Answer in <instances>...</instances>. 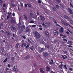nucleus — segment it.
I'll list each match as a JSON object with an SVG mask.
<instances>
[{"instance_id": "nucleus-1", "label": "nucleus", "mask_w": 73, "mask_h": 73, "mask_svg": "<svg viewBox=\"0 0 73 73\" xmlns=\"http://www.w3.org/2000/svg\"><path fill=\"white\" fill-rule=\"evenodd\" d=\"M35 37L36 38H40L41 37V35L38 32L36 31L35 33Z\"/></svg>"}, {"instance_id": "nucleus-2", "label": "nucleus", "mask_w": 73, "mask_h": 73, "mask_svg": "<svg viewBox=\"0 0 73 73\" xmlns=\"http://www.w3.org/2000/svg\"><path fill=\"white\" fill-rule=\"evenodd\" d=\"M61 23L64 24V25H66V26H68V25L70 26L69 24L65 22H64L62 20L61 21Z\"/></svg>"}, {"instance_id": "nucleus-3", "label": "nucleus", "mask_w": 73, "mask_h": 73, "mask_svg": "<svg viewBox=\"0 0 73 73\" xmlns=\"http://www.w3.org/2000/svg\"><path fill=\"white\" fill-rule=\"evenodd\" d=\"M44 48H39L38 52L39 53H41V52L44 51Z\"/></svg>"}, {"instance_id": "nucleus-4", "label": "nucleus", "mask_w": 73, "mask_h": 73, "mask_svg": "<svg viewBox=\"0 0 73 73\" xmlns=\"http://www.w3.org/2000/svg\"><path fill=\"white\" fill-rule=\"evenodd\" d=\"M59 32L60 33H62L64 32V28L61 27L60 29L59 30Z\"/></svg>"}, {"instance_id": "nucleus-5", "label": "nucleus", "mask_w": 73, "mask_h": 73, "mask_svg": "<svg viewBox=\"0 0 73 73\" xmlns=\"http://www.w3.org/2000/svg\"><path fill=\"white\" fill-rule=\"evenodd\" d=\"M54 34L55 36H57L58 35V32L56 30H54Z\"/></svg>"}, {"instance_id": "nucleus-6", "label": "nucleus", "mask_w": 73, "mask_h": 73, "mask_svg": "<svg viewBox=\"0 0 73 73\" xmlns=\"http://www.w3.org/2000/svg\"><path fill=\"white\" fill-rule=\"evenodd\" d=\"M40 17L42 21H44L45 20V18H44V17L42 16H40Z\"/></svg>"}, {"instance_id": "nucleus-7", "label": "nucleus", "mask_w": 73, "mask_h": 73, "mask_svg": "<svg viewBox=\"0 0 73 73\" xmlns=\"http://www.w3.org/2000/svg\"><path fill=\"white\" fill-rule=\"evenodd\" d=\"M50 19H51V20H52L53 21H54V22L55 23V24H57V23L56 22V20L55 19H54L53 18H52V17H50Z\"/></svg>"}, {"instance_id": "nucleus-8", "label": "nucleus", "mask_w": 73, "mask_h": 73, "mask_svg": "<svg viewBox=\"0 0 73 73\" xmlns=\"http://www.w3.org/2000/svg\"><path fill=\"white\" fill-rule=\"evenodd\" d=\"M25 26L24 25H23L21 27V32H22L23 31V29H25Z\"/></svg>"}, {"instance_id": "nucleus-9", "label": "nucleus", "mask_w": 73, "mask_h": 73, "mask_svg": "<svg viewBox=\"0 0 73 73\" xmlns=\"http://www.w3.org/2000/svg\"><path fill=\"white\" fill-rule=\"evenodd\" d=\"M40 72H41V73H44V70H43V68H40Z\"/></svg>"}, {"instance_id": "nucleus-10", "label": "nucleus", "mask_w": 73, "mask_h": 73, "mask_svg": "<svg viewBox=\"0 0 73 73\" xmlns=\"http://www.w3.org/2000/svg\"><path fill=\"white\" fill-rule=\"evenodd\" d=\"M19 23L18 24V25H21V23H20V22L21 21V19L20 18H19Z\"/></svg>"}, {"instance_id": "nucleus-11", "label": "nucleus", "mask_w": 73, "mask_h": 73, "mask_svg": "<svg viewBox=\"0 0 73 73\" xmlns=\"http://www.w3.org/2000/svg\"><path fill=\"white\" fill-rule=\"evenodd\" d=\"M46 71H48V72L49 71V70H50V68L48 66L46 67Z\"/></svg>"}, {"instance_id": "nucleus-12", "label": "nucleus", "mask_w": 73, "mask_h": 73, "mask_svg": "<svg viewBox=\"0 0 73 73\" xmlns=\"http://www.w3.org/2000/svg\"><path fill=\"white\" fill-rule=\"evenodd\" d=\"M44 25H45L46 27H48V26L49 25V23H46Z\"/></svg>"}, {"instance_id": "nucleus-13", "label": "nucleus", "mask_w": 73, "mask_h": 73, "mask_svg": "<svg viewBox=\"0 0 73 73\" xmlns=\"http://www.w3.org/2000/svg\"><path fill=\"white\" fill-rule=\"evenodd\" d=\"M44 56H45V57L47 56H48V53L46 52H44L43 53Z\"/></svg>"}, {"instance_id": "nucleus-14", "label": "nucleus", "mask_w": 73, "mask_h": 73, "mask_svg": "<svg viewBox=\"0 0 73 73\" xmlns=\"http://www.w3.org/2000/svg\"><path fill=\"white\" fill-rule=\"evenodd\" d=\"M64 18L66 19H67V20L69 19V17H68L67 16L64 15Z\"/></svg>"}, {"instance_id": "nucleus-15", "label": "nucleus", "mask_w": 73, "mask_h": 73, "mask_svg": "<svg viewBox=\"0 0 73 73\" xmlns=\"http://www.w3.org/2000/svg\"><path fill=\"white\" fill-rule=\"evenodd\" d=\"M45 35H46V36H49V33H48V32L47 31H45Z\"/></svg>"}, {"instance_id": "nucleus-16", "label": "nucleus", "mask_w": 73, "mask_h": 73, "mask_svg": "<svg viewBox=\"0 0 73 73\" xmlns=\"http://www.w3.org/2000/svg\"><path fill=\"white\" fill-rule=\"evenodd\" d=\"M11 30H12V31H14V30H15L16 29H15V27H11Z\"/></svg>"}, {"instance_id": "nucleus-17", "label": "nucleus", "mask_w": 73, "mask_h": 73, "mask_svg": "<svg viewBox=\"0 0 73 73\" xmlns=\"http://www.w3.org/2000/svg\"><path fill=\"white\" fill-rule=\"evenodd\" d=\"M24 45L25 46H27V44L25 43H23L22 45L21 46L23 47Z\"/></svg>"}, {"instance_id": "nucleus-18", "label": "nucleus", "mask_w": 73, "mask_h": 73, "mask_svg": "<svg viewBox=\"0 0 73 73\" xmlns=\"http://www.w3.org/2000/svg\"><path fill=\"white\" fill-rule=\"evenodd\" d=\"M29 56V55H27L25 57V59H29V58H30Z\"/></svg>"}, {"instance_id": "nucleus-19", "label": "nucleus", "mask_w": 73, "mask_h": 73, "mask_svg": "<svg viewBox=\"0 0 73 73\" xmlns=\"http://www.w3.org/2000/svg\"><path fill=\"white\" fill-rule=\"evenodd\" d=\"M52 9H53V10L54 11H56V9L55 7H53L52 8Z\"/></svg>"}, {"instance_id": "nucleus-20", "label": "nucleus", "mask_w": 73, "mask_h": 73, "mask_svg": "<svg viewBox=\"0 0 73 73\" xmlns=\"http://www.w3.org/2000/svg\"><path fill=\"white\" fill-rule=\"evenodd\" d=\"M68 43L69 45H72V41H68Z\"/></svg>"}, {"instance_id": "nucleus-21", "label": "nucleus", "mask_w": 73, "mask_h": 73, "mask_svg": "<svg viewBox=\"0 0 73 73\" xmlns=\"http://www.w3.org/2000/svg\"><path fill=\"white\" fill-rule=\"evenodd\" d=\"M67 31H68V32H70V33H73V32L69 30V29H67Z\"/></svg>"}, {"instance_id": "nucleus-22", "label": "nucleus", "mask_w": 73, "mask_h": 73, "mask_svg": "<svg viewBox=\"0 0 73 73\" xmlns=\"http://www.w3.org/2000/svg\"><path fill=\"white\" fill-rule=\"evenodd\" d=\"M19 45V44L17 43L16 45V48H18Z\"/></svg>"}, {"instance_id": "nucleus-23", "label": "nucleus", "mask_w": 73, "mask_h": 73, "mask_svg": "<svg viewBox=\"0 0 73 73\" xmlns=\"http://www.w3.org/2000/svg\"><path fill=\"white\" fill-rule=\"evenodd\" d=\"M7 60H8V58H6L5 60L3 61V62H6L7 61Z\"/></svg>"}, {"instance_id": "nucleus-24", "label": "nucleus", "mask_w": 73, "mask_h": 73, "mask_svg": "<svg viewBox=\"0 0 73 73\" xmlns=\"http://www.w3.org/2000/svg\"><path fill=\"white\" fill-rule=\"evenodd\" d=\"M27 32H29V28H28L27 27L26 28V29Z\"/></svg>"}, {"instance_id": "nucleus-25", "label": "nucleus", "mask_w": 73, "mask_h": 73, "mask_svg": "<svg viewBox=\"0 0 73 73\" xmlns=\"http://www.w3.org/2000/svg\"><path fill=\"white\" fill-rule=\"evenodd\" d=\"M70 24H73V21L72 20H70Z\"/></svg>"}, {"instance_id": "nucleus-26", "label": "nucleus", "mask_w": 73, "mask_h": 73, "mask_svg": "<svg viewBox=\"0 0 73 73\" xmlns=\"http://www.w3.org/2000/svg\"><path fill=\"white\" fill-rule=\"evenodd\" d=\"M24 18L25 19H26V20H28V18H27V17H26V16L25 15H24Z\"/></svg>"}, {"instance_id": "nucleus-27", "label": "nucleus", "mask_w": 73, "mask_h": 73, "mask_svg": "<svg viewBox=\"0 0 73 73\" xmlns=\"http://www.w3.org/2000/svg\"><path fill=\"white\" fill-rule=\"evenodd\" d=\"M11 23H12V24H13V23H15V21L13 20H12L11 21Z\"/></svg>"}, {"instance_id": "nucleus-28", "label": "nucleus", "mask_w": 73, "mask_h": 73, "mask_svg": "<svg viewBox=\"0 0 73 73\" xmlns=\"http://www.w3.org/2000/svg\"><path fill=\"white\" fill-rule=\"evenodd\" d=\"M13 69V70L15 72H17V69L16 68H14Z\"/></svg>"}, {"instance_id": "nucleus-29", "label": "nucleus", "mask_w": 73, "mask_h": 73, "mask_svg": "<svg viewBox=\"0 0 73 73\" xmlns=\"http://www.w3.org/2000/svg\"><path fill=\"white\" fill-rule=\"evenodd\" d=\"M54 63L53 62H50L49 63V64L50 65H52V64H53Z\"/></svg>"}, {"instance_id": "nucleus-30", "label": "nucleus", "mask_w": 73, "mask_h": 73, "mask_svg": "<svg viewBox=\"0 0 73 73\" xmlns=\"http://www.w3.org/2000/svg\"><path fill=\"white\" fill-rule=\"evenodd\" d=\"M64 66V65L62 64L60 66V68H62V66Z\"/></svg>"}, {"instance_id": "nucleus-31", "label": "nucleus", "mask_w": 73, "mask_h": 73, "mask_svg": "<svg viewBox=\"0 0 73 73\" xmlns=\"http://www.w3.org/2000/svg\"><path fill=\"white\" fill-rule=\"evenodd\" d=\"M27 5H28V7H31V5L29 4H28Z\"/></svg>"}, {"instance_id": "nucleus-32", "label": "nucleus", "mask_w": 73, "mask_h": 73, "mask_svg": "<svg viewBox=\"0 0 73 73\" xmlns=\"http://www.w3.org/2000/svg\"><path fill=\"white\" fill-rule=\"evenodd\" d=\"M35 23V21H30V23Z\"/></svg>"}, {"instance_id": "nucleus-33", "label": "nucleus", "mask_w": 73, "mask_h": 73, "mask_svg": "<svg viewBox=\"0 0 73 73\" xmlns=\"http://www.w3.org/2000/svg\"><path fill=\"white\" fill-rule=\"evenodd\" d=\"M63 66H64L65 68L66 69H67V68H66V65H63Z\"/></svg>"}, {"instance_id": "nucleus-34", "label": "nucleus", "mask_w": 73, "mask_h": 73, "mask_svg": "<svg viewBox=\"0 0 73 73\" xmlns=\"http://www.w3.org/2000/svg\"><path fill=\"white\" fill-rule=\"evenodd\" d=\"M22 37H23V38H25V39L26 38V37L24 36H22Z\"/></svg>"}, {"instance_id": "nucleus-35", "label": "nucleus", "mask_w": 73, "mask_h": 73, "mask_svg": "<svg viewBox=\"0 0 73 73\" xmlns=\"http://www.w3.org/2000/svg\"><path fill=\"white\" fill-rule=\"evenodd\" d=\"M63 41H66V42H67L68 41V40H67L65 39H63Z\"/></svg>"}, {"instance_id": "nucleus-36", "label": "nucleus", "mask_w": 73, "mask_h": 73, "mask_svg": "<svg viewBox=\"0 0 73 73\" xmlns=\"http://www.w3.org/2000/svg\"><path fill=\"white\" fill-rule=\"evenodd\" d=\"M69 12H70V14H72L73 13V12H72V10H70L69 11Z\"/></svg>"}, {"instance_id": "nucleus-37", "label": "nucleus", "mask_w": 73, "mask_h": 73, "mask_svg": "<svg viewBox=\"0 0 73 73\" xmlns=\"http://www.w3.org/2000/svg\"><path fill=\"white\" fill-rule=\"evenodd\" d=\"M62 57L63 58V59H65V56L63 55L62 56Z\"/></svg>"}, {"instance_id": "nucleus-38", "label": "nucleus", "mask_w": 73, "mask_h": 73, "mask_svg": "<svg viewBox=\"0 0 73 73\" xmlns=\"http://www.w3.org/2000/svg\"><path fill=\"white\" fill-rule=\"evenodd\" d=\"M36 27V25H32V27Z\"/></svg>"}, {"instance_id": "nucleus-39", "label": "nucleus", "mask_w": 73, "mask_h": 73, "mask_svg": "<svg viewBox=\"0 0 73 73\" xmlns=\"http://www.w3.org/2000/svg\"><path fill=\"white\" fill-rule=\"evenodd\" d=\"M38 3H41V1H40V0H38Z\"/></svg>"}, {"instance_id": "nucleus-40", "label": "nucleus", "mask_w": 73, "mask_h": 73, "mask_svg": "<svg viewBox=\"0 0 73 73\" xmlns=\"http://www.w3.org/2000/svg\"><path fill=\"white\" fill-rule=\"evenodd\" d=\"M56 26H58V27H61V26L60 25H59L56 24Z\"/></svg>"}, {"instance_id": "nucleus-41", "label": "nucleus", "mask_w": 73, "mask_h": 73, "mask_svg": "<svg viewBox=\"0 0 73 73\" xmlns=\"http://www.w3.org/2000/svg\"><path fill=\"white\" fill-rule=\"evenodd\" d=\"M56 8H57V9H58V8H59L58 5H56Z\"/></svg>"}, {"instance_id": "nucleus-42", "label": "nucleus", "mask_w": 73, "mask_h": 73, "mask_svg": "<svg viewBox=\"0 0 73 73\" xmlns=\"http://www.w3.org/2000/svg\"><path fill=\"white\" fill-rule=\"evenodd\" d=\"M39 29H40V30H42V27H40L39 28Z\"/></svg>"}, {"instance_id": "nucleus-43", "label": "nucleus", "mask_w": 73, "mask_h": 73, "mask_svg": "<svg viewBox=\"0 0 73 73\" xmlns=\"http://www.w3.org/2000/svg\"><path fill=\"white\" fill-rule=\"evenodd\" d=\"M14 57H12L11 59L12 60H14Z\"/></svg>"}, {"instance_id": "nucleus-44", "label": "nucleus", "mask_w": 73, "mask_h": 73, "mask_svg": "<svg viewBox=\"0 0 73 73\" xmlns=\"http://www.w3.org/2000/svg\"><path fill=\"white\" fill-rule=\"evenodd\" d=\"M70 5L72 7V8H73V6L72 4L71 3H70Z\"/></svg>"}, {"instance_id": "nucleus-45", "label": "nucleus", "mask_w": 73, "mask_h": 73, "mask_svg": "<svg viewBox=\"0 0 73 73\" xmlns=\"http://www.w3.org/2000/svg\"><path fill=\"white\" fill-rule=\"evenodd\" d=\"M28 41L29 42H30V43H31V42L29 40H28Z\"/></svg>"}, {"instance_id": "nucleus-46", "label": "nucleus", "mask_w": 73, "mask_h": 73, "mask_svg": "<svg viewBox=\"0 0 73 73\" xmlns=\"http://www.w3.org/2000/svg\"><path fill=\"white\" fill-rule=\"evenodd\" d=\"M66 33H67L68 35H69V33L68 31H67L66 32Z\"/></svg>"}, {"instance_id": "nucleus-47", "label": "nucleus", "mask_w": 73, "mask_h": 73, "mask_svg": "<svg viewBox=\"0 0 73 73\" xmlns=\"http://www.w3.org/2000/svg\"><path fill=\"white\" fill-rule=\"evenodd\" d=\"M64 56H65L64 57H65V58H67V56L66 55H64Z\"/></svg>"}, {"instance_id": "nucleus-48", "label": "nucleus", "mask_w": 73, "mask_h": 73, "mask_svg": "<svg viewBox=\"0 0 73 73\" xmlns=\"http://www.w3.org/2000/svg\"><path fill=\"white\" fill-rule=\"evenodd\" d=\"M29 47V45H27V46H26V48H27Z\"/></svg>"}, {"instance_id": "nucleus-49", "label": "nucleus", "mask_w": 73, "mask_h": 73, "mask_svg": "<svg viewBox=\"0 0 73 73\" xmlns=\"http://www.w3.org/2000/svg\"><path fill=\"white\" fill-rule=\"evenodd\" d=\"M8 67H9V68H10V64H8Z\"/></svg>"}, {"instance_id": "nucleus-50", "label": "nucleus", "mask_w": 73, "mask_h": 73, "mask_svg": "<svg viewBox=\"0 0 73 73\" xmlns=\"http://www.w3.org/2000/svg\"><path fill=\"white\" fill-rule=\"evenodd\" d=\"M68 10H69V11H70L71 10V9H70V8H68Z\"/></svg>"}, {"instance_id": "nucleus-51", "label": "nucleus", "mask_w": 73, "mask_h": 73, "mask_svg": "<svg viewBox=\"0 0 73 73\" xmlns=\"http://www.w3.org/2000/svg\"><path fill=\"white\" fill-rule=\"evenodd\" d=\"M13 16H15V14L14 13H13Z\"/></svg>"}, {"instance_id": "nucleus-52", "label": "nucleus", "mask_w": 73, "mask_h": 73, "mask_svg": "<svg viewBox=\"0 0 73 73\" xmlns=\"http://www.w3.org/2000/svg\"><path fill=\"white\" fill-rule=\"evenodd\" d=\"M21 7H23V4L21 3Z\"/></svg>"}, {"instance_id": "nucleus-53", "label": "nucleus", "mask_w": 73, "mask_h": 73, "mask_svg": "<svg viewBox=\"0 0 73 73\" xmlns=\"http://www.w3.org/2000/svg\"><path fill=\"white\" fill-rule=\"evenodd\" d=\"M63 35L62 34H60V36H63Z\"/></svg>"}, {"instance_id": "nucleus-54", "label": "nucleus", "mask_w": 73, "mask_h": 73, "mask_svg": "<svg viewBox=\"0 0 73 73\" xmlns=\"http://www.w3.org/2000/svg\"><path fill=\"white\" fill-rule=\"evenodd\" d=\"M68 47H70V48H72V46L71 45H69L68 46Z\"/></svg>"}, {"instance_id": "nucleus-55", "label": "nucleus", "mask_w": 73, "mask_h": 73, "mask_svg": "<svg viewBox=\"0 0 73 73\" xmlns=\"http://www.w3.org/2000/svg\"><path fill=\"white\" fill-rule=\"evenodd\" d=\"M64 53L66 54H67V53H68V52H67V51H65L64 52Z\"/></svg>"}, {"instance_id": "nucleus-56", "label": "nucleus", "mask_w": 73, "mask_h": 73, "mask_svg": "<svg viewBox=\"0 0 73 73\" xmlns=\"http://www.w3.org/2000/svg\"><path fill=\"white\" fill-rule=\"evenodd\" d=\"M25 7H27V4H25Z\"/></svg>"}, {"instance_id": "nucleus-57", "label": "nucleus", "mask_w": 73, "mask_h": 73, "mask_svg": "<svg viewBox=\"0 0 73 73\" xmlns=\"http://www.w3.org/2000/svg\"><path fill=\"white\" fill-rule=\"evenodd\" d=\"M5 5H5V4H4L3 5V7H5Z\"/></svg>"}, {"instance_id": "nucleus-58", "label": "nucleus", "mask_w": 73, "mask_h": 73, "mask_svg": "<svg viewBox=\"0 0 73 73\" xmlns=\"http://www.w3.org/2000/svg\"><path fill=\"white\" fill-rule=\"evenodd\" d=\"M46 46L47 48H49V45H47Z\"/></svg>"}, {"instance_id": "nucleus-59", "label": "nucleus", "mask_w": 73, "mask_h": 73, "mask_svg": "<svg viewBox=\"0 0 73 73\" xmlns=\"http://www.w3.org/2000/svg\"><path fill=\"white\" fill-rule=\"evenodd\" d=\"M0 3H3V1L1 0H0Z\"/></svg>"}, {"instance_id": "nucleus-60", "label": "nucleus", "mask_w": 73, "mask_h": 73, "mask_svg": "<svg viewBox=\"0 0 73 73\" xmlns=\"http://www.w3.org/2000/svg\"><path fill=\"white\" fill-rule=\"evenodd\" d=\"M38 26L39 27H42V26H41V25H39Z\"/></svg>"}, {"instance_id": "nucleus-61", "label": "nucleus", "mask_w": 73, "mask_h": 73, "mask_svg": "<svg viewBox=\"0 0 73 73\" xmlns=\"http://www.w3.org/2000/svg\"><path fill=\"white\" fill-rule=\"evenodd\" d=\"M8 14H9V15H11V14H12V13H8Z\"/></svg>"}, {"instance_id": "nucleus-62", "label": "nucleus", "mask_w": 73, "mask_h": 73, "mask_svg": "<svg viewBox=\"0 0 73 73\" xmlns=\"http://www.w3.org/2000/svg\"><path fill=\"white\" fill-rule=\"evenodd\" d=\"M38 21H39L40 20V18L39 17H38Z\"/></svg>"}, {"instance_id": "nucleus-63", "label": "nucleus", "mask_w": 73, "mask_h": 73, "mask_svg": "<svg viewBox=\"0 0 73 73\" xmlns=\"http://www.w3.org/2000/svg\"><path fill=\"white\" fill-rule=\"evenodd\" d=\"M51 73H55V72L52 71L51 72Z\"/></svg>"}, {"instance_id": "nucleus-64", "label": "nucleus", "mask_w": 73, "mask_h": 73, "mask_svg": "<svg viewBox=\"0 0 73 73\" xmlns=\"http://www.w3.org/2000/svg\"><path fill=\"white\" fill-rule=\"evenodd\" d=\"M63 36L64 37H66V36L65 35H63Z\"/></svg>"}]
</instances>
